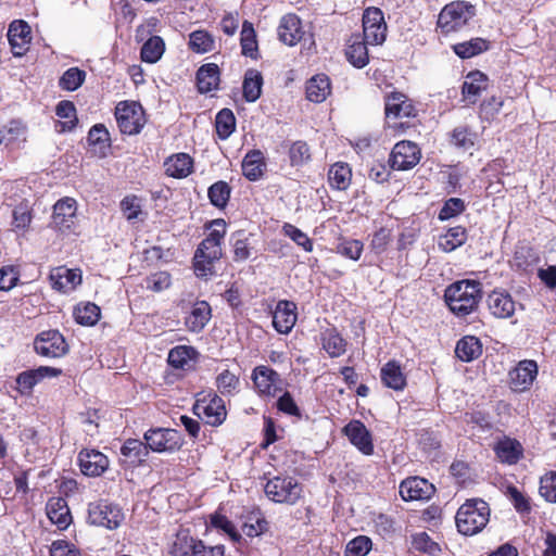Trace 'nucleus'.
Segmentation results:
<instances>
[{
	"label": "nucleus",
	"mask_w": 556,
	"mask_h": 556,
	"mask_svg": "<svg viewBox=\"0 0 556 556\" xmlns=\"http://www.w3.org/2000/svg\"><path fill=\"white\" fill-rule=\"evenodd\" d=\"M211 232L202 240L194 253V271L198 277L213 275V264L223 256L222 242L226 235V223L224 219H214L211 225Z\"/></svg>",
	"instance_id": "nucleus-1"
},
{
	"label": "nucleus",
	"mask_w": 556,
	"mask_h": 556,
	"mask_svg": "<svg viewBox=\"0 0 556 556\" xmlns=\"http://www.w3.org/2000/svg\"><path fill=\"white\" fill-rule=\"evenodd\" d=\"M482 298L481 283L476 280H459L450 285L444 292L448 308L457 316L472 313Z\"/></svg>",
	"instance_id": "nucleus-2"
},
{
	"label": "nucleus",
	"mask_w": 556,
	"mask_h": 556,
	"mask_svg": "<svg viewBox=\"0 0 556 556\" xmlns=\"http://www.w3.org/2000/svg\"><path fill=\"white\" fill-rule=\"evenodd\" d=\"M490 519L489 504L481 498L467 500L455 516L456 527L464 535H475L481 532Z\"/></svg>",
	"instance_id": "nucleus-3"
},
{
	"label": "nucleus",
	"mask_w": 556,
	"mask_h": 556,
	"mask_svg": "<svg viewBox=\"0 0 556 556\" xmlns=\"http://www.w3.org/2000/svg\"><path fill=\"white\" fill-rule=\"evenodd\" d=\"M475 7L466 1H453L439 14L438 27L445 35L463 29L475 16Z\"/></svg>",
	"instance_id": "nucleus-4"
},
{
	"label": "nucleus",
	"mask_w": 556,
	"mask_h": 556,
	"mask_svg": "<svg viewBox=\"0 0 556 556\" xmlns=\"http://www.w3.org/2000/svg\"><path fill=\"white\" fill-rule=\"evenodd\" d=\"M264 491L267 497L275 503L293 505L301 497L302 488L294 478L277 476L267 481Z\"/></svg>",
	"instance_id": "nucleus-5"
},
{
	"label": "nucleus",
	"mask_w": 556,
	"mask_h": 556,
	"mask_svg": "<svg viewBox=\"0 0 556 556\" xmlns=\"http://www.w3.org/2000/svg\"><path fill=\"white\" fill-rule=\"evenodd\" d=\"M117 126L122 134L137 135L146 124L144 111L137 102H119L115 109Z\"/></svg>",
	"instance_id": "nucleus-6"
},
{
	"label": "nucleus",
	"mask_w": 556,
	"mask_h": 556,
	"mask_svg": "<svg viewBox=\"0 0 556 556\" xmlns=\"http://www.w3.org/2000/svg\"><path fill=\"white\" fill-rule=\"evenodd\" d=\"M124 518L122 508L108 501L90 503L88 506V520L91 525L114 530L121 526Z\"/></svg>",
	"instance_id": "nucleus-7"
},
{
	"label": "nucleus",
	"mask_w": 556,
	"mask_h": 556,
	"mask_svg": "<svg viewBox=\"0 0 556 556\" xmlns=\"http://www.w3.org/2000/svg\"><path fill=\"white\" fill-rule=\"evenodd\" d=\"M364 40L369 45H381L386 40L387 24L383 13L378 8H368L363 14Z\"/></svg>",
	"instance_id": "nucleus-8"
},
{
	"label": "nucleus",
	"mask_w": 556,
	"mask_h": 556,
	"mask_svg": "<svg viewBox=\"0 0 556 556\" xmlns=\"http://www.w3.org/2000/svg\"><path fill=\"white\" fill-rule=\"evenodd\" d=\"M147 446L153 452H174L181 444V435L175 429L157 428L151 429L144 433Z\"/></svg>",
	"instance_id": "nucleus-9"
},
{
	"label": "nucleus",
	"mask_w": 556,
	"mask_h": 556,
	"mask_svg": "<svg viewBox=\"0 0 556 556\" xmlns=\"http://www.w3.org/2000/svg\"><path fill=\"white\" fill-rule=\"evenodd\" d=\"M35 351L45 357H61L68 352V345L58 330H47L39 333L34 342Z\"/></svg>",
	"instance_id": "nucleus-10"
},
{
	"label": "nucleus",
	"mask_w": 556,
	"mask_h": 556,
	"mask_svg": "<svg viewBox=\"0 0 556 556\" xmlns=\"http://www.w3.org/2000/svg\"><path fill=\"white\" fill-rule=\"evenodd\" d=\"M420 160V150L412 141L397 142L391 153L390 164L393 169L406 170L413 168Z\"/></svg>",
	"instance_id": "nucleus-11"
},
{
	"label": "nucleus",
	"mask_w": 556,
	"mask_h": 556,
	"mask_svg": "<svg viewBox=\"0 0 556 556\" xmlns=\"http://www.w3.org/2000/svg\"><path fill=\"white\" fill-rule=\"evenodd\" d=\"M195 415L211 426L223 424L226 418V408L223 399L216 394L208 401L199 400L193 406Z\"/></svg>",
	"instance_id": "nucleus-12"
},
{
	"label": "nucleus",
	"mask_w": 556,
	"mask_h": 556,
	"mask_svg": "<svg viewBox=\"0 0 556 556\" xmlns=\"http://www.w3.org/2000/svg\"><path fill=\"white\" fill-rule=\"evenodd\" d=\"M252 379L261 395L275 396L281 390L280 375L267 366H257L253 370Z\"/></svg>",
	"instance_id": "nucleus-13"
},
{
	"label": "nucleus",
	"mask_w": 556,
	"mask_h": 556,
	"mask_svg": "<svg viewBox=\"0 0 556 556\" xmlns=\"http://www.w3.org/2000/svg\"><path fill=\"white\" fill-rule=\"evenodd\" d=\"M80 471L88 477L101 476L110 465L106 455L98 450L84 448L78 454Z\"/></svg>",
	"instance_id": "nucleus-14"
},
{
	"label": "nucleus",
	"mask_w": 556,
	"mask_h": 556,
	"mask_svg": "<svg viewBox=\"0 0 556 556\" xmlns=\"http://www.w3.org/2000/svg\"><path fill=\"white\" fill-rule=\"evenodd\" d=\"M77 202L75 199L65 197L60 199L53 206L52 224L60 231L70 230L76 219Z\"/></svg>",
	"instance_id": "nucleus-15"
},
{
	"label": "nucleus",
	"mask_w": 556,
	"mask_h": 556,
	"mask_svg": "<svg viewBox=\"0 0 556 556\" xmlns=\"http://www.w3.org/2000/svg\"><path fill=\"white\" fill-rule=\"evenodd\" d=\"M62 372L61 369L40 366L36 369L25 370L17 375L16 383L17 391L22 395H29L36 384H38L46 377H58Z\"/></svg>",
	"instance_id": "nucleus-16"
},
{
	"label": "nucleus",
	"mask_w": 556,
	"mask_h": 556,
	"mask_svg": "<svg viewBox=\"0 0 556 556\" xmlns=\"http://www.w3.org/2000/svg\"><path fill=\"white\" fill-rule=\"evenodd\" d=\"M343 432L350 442L364 455H371L374 453L371 433L362 421L351 420L343 428Z\"/></svg>",
	"instance_id": "nucleus-17"
},
{
	"label": "nucleus",
	"mask_w": 556,
	"mask_h": 556,
	"mask_svg": "<svg viewBox=\"0 0 556 556\" xmlns=\"http://www.w3.org/2000/svg\"><path fill=\"white\" fill-rule=\"evenodd\" d=\"M8 39L13 54L16 56L23 55L31 40L30 26L22 20L13 21L9 25Z\"/></svg>",
	"instance_id": "nucleus-18"
},
{
	"label": "nucleus",
	"mask_w": 556,
	"mask_h": 556,
	"mask_svg": "<svg viewBox=\"0 0 556 556\" xmlns=\"http://www.w3.org/2000/svg\"><path fill=\"white\" fill-rule=\"evenodd\" d=\"M296 323V305L287 300L279 301L273 313V326L279 332L289 333Z\"/></svg>",
	"instance_id": "nucleus-19"
},
{
	"label": "nucleus",
	"mask_w": 556,
	"mask_h": 556,
	"mask_svg": "<svg viewBox=\"0 0 556 556\" xmlns=\"http://www.w3.org/2000/svg\"><path fill=\"white\" fill-rule=\"evenodd\" d=\"M432 492V484L419 477L408 478L400 484V495L404 501L428 500Z\"/></svg>",
	"instance_id": "nucleus-20"
},
{
	"label": "nucleus",
	"mask_w": 556,
	"mask_h": 556,
	"mask_svg": "<svg viewBox=\"0 0 556 556\" xmlns=\"http://www.w3.org/2000/svg\"><path fill=\"white\" fill-rule=\"evenodd\" d=\"M490 313L496 318H509L516 311V302L505 291H493L486 299Z\"/></svg>",
	"instance_id": "nucleus-21"
},
{
	"label": "nucleus",
	"mask_w": 556,
	"mask_h": 556,
	"mask_svg": "<svg viewBox=\"0 0 556 556\" xmlns=\"http://www.w3.org/2000/svg\"><path fill=\"white\" fill-rule=\"evenodd\" d=\"M27 139V127L20 119H12L0 128V144L5 148H20Z\"/></svg>",
	"instance_id": "nucleus-22"
},
{
	"label": "nucleus",
	"mask_w": 556,
	"mask_h": 556,
	"mask_svg": "<svg viewBox=\"0 0 556 556\" xmlns=\"http://www.w3.org/2000/svg\"><path fill=\"white\" fill-rule=\"evenodd\" d=\"M384 111L388 121L415 115L414 105L407 97L401 92H393L387 97Z\"/></svg>",
	"instance_id": "nucleus-23"
},
{
	"label": "nucleus",
	"mask_w": 556,
	"mask_h": 556,
	"mask_svg": "<svg viewBox=\"0 0 556 556\" xmlns=\"http://www.w3.org/2000/svg\"><path fill=\"white\" fill-rule=\"evenodd\" d=\"M538 374V365L534 361H522L510 371V382L514 390L525 391L529 389Z\"/></svg>",
	"instance_id": "nucleus-24"
},
{
	"label": "nucleus",
	"mask_w": 556,
	"mask_h": 556,
	"mask_svg": "<svg viewBox=\"0 0 556 556\" xmlns=\"http://www.w3.org/2000/svg\"><path fill=\"white\" fill-rule=\"evenodd\" d=\"M303 35L301 21L295 14L282 16L278 26L280 41L288 46H294L302 39Z\"/></svg>",
	"instance_id": "nucleus-25"
},
{
	"label": "nucleus",
	"mask_w": 556,
	"mask_h": 556,
	"mask_svg": "<svg viewBox=\"0 0 556 556\" xmlns=\"http://www.w3.org/2000/svg\"><path fill=\"white\" fill-rule=\"evenodd\" d=\"M50 279L55 290L68 293L81 283V273L79 269L59 267L51 273Z\"/></svg>",
	"instance_id": "nucleus-26"
},
{
	"label": "nucleus",
	"mask_w": 556,
	"mask_h": 556,
	"mask_svg": "<svg viewBox=\"0 0 556 556\" xmlns=\"http://www.w3.org/2000/svg\"><path fill=\"white\" fill-rule=\"evenodd\" d=\"M212 316V309L206 301H197L192 304L185 325L189 331L200 332L207 325Z\"/></svg>",
	"instance_id": "nucleus-27"
},
{
	"label": "nucleus",
	"mask_w": 556,
	"mask_h": 556,
	"mask_svg": "<svg viewBox=\"0 0 556 556\" xmlns=\"http://www.w3.org/2000/svg\"><path fill=\"white\" fill-rule=\"evenodd\" d=\"M244 177L251 181L258 180L266 169L264 155L260 150L249 151L241 164Z\"/></svg>",
	"instance_id": "nucleus-28"
},
{
	"label": "nucleus",
	"mask_w": 556,
	"mask_h": 556,
	"mask_svg": "<svg viewBox=\"0 0 556 556\" xmlns=\"http://www.w3.org/2000/svg\"><path fill=\"white\" fill-rule=\"evenodd\" d=\"M165 172L174 178H185L192 172L193 160L187 153H178L169 156L165 163Z\"/></svg>",
	"instance_id": "nucleus-29"
},
{
	"label": "nucleus",
	"mask_w": 556,
	"mask_h": 556,
	"mask_svg": "<svg viewBox=\"0 0 556 556\" xmlns=\"http://www.w3.org/2000/svg\"><path fill=\"white\" fill-rule=\"evenodd\" d=\"M486 86L488 77L485 74L479 71L471 72L466 76V80L462 87V92L470 103H476L480 93L486 89Z\"/></svg>",
	"instance_id": "nucleus-30"
},
{
	"label": "nucleus",
	"mask_w": 556,
	"mask_h": 556,
	"mask_svg": "<svg viewBox=\"0 0 556 556\" xmlns=\"http://www.w3.org/2000/svg\"><path fill=\"white\" fill-rule=\"evenodd\" d=\"M47 516L52 523L59 527V529H66L72 520L67 504L61 497L51 498L48 502Z\"/></svg>",
	"instance_id": "nucleus-31"
},
{
	"label": "nucleus",
	"mask_w": 556,
	"mask_h": 556,
	"mask_svg": "<svg viewBox=\"0 0 556 556\" xmlns=\"http://www.w3.org/2000/svg\"><path fill=\"white\" fill-rule=\"evenodd\" d=\"M349 46L345 50L346 59L355 67L362 68L368 63V51L366 40L359 35H353L349 41Z\"/></svg>",
	"instance_id": "nucleus-32"
},
{
	"label": "nucleus",
	"mask_w": 556,
	"mask_h": 556,
	"mask_svg": "<svg viewBox=\"0 0 556 556\" xmlns=\"http://www.w3.org/2000/svg\"><path fill=\"white\" fill-rule=\"evenodd\" d=\"M455 354L462 362H472L482 354V344L475 336H465L458 340Z\"/></svg>",
	"instance_id": "nucleus-33"
},
{
	"label": "nucleus",
	"mask_w": 556,
	"mask_h": 556,
	"mask_svg": "<svg viewBox=\"0 0 556 556\" xmlns=\"http://www.w3.org/2000/svg\"><path fill=\"white\" fill-rule=\"evenodd\" d=\"M219 70L214 63L202 65L197 72V85L201 93H207L217 88Z\"/></svg>",
	"instance_id": "nucleus-34"
},
{
	"label": "nucleus",
	"mask_w": 556,
	"mask_h": 556,
	"mask_svg": "<svg viewBox=\"0 0 556 556\" xmlns=\"http://www.w3.org/2000/svg\"><path fill=\"white\" fill-rule=\"evenodd\" d=\"M382 383L395 391L403 390L406 386V377L404 376L401 366L394 362H388L380 371Z\"/></svg>",
	"instance_id": "nucleus-35"
},
{
	"label": "nucleus",
	"mask_w": 556,
	"mask_h": 556,
	"mask_svg": "<svg viewBox=\"0 0 556 556\" xmlns=\"http://www.w3.org/2000/svg\"><path fill=\"white\" fill-rule=\"evenodd\" d=\"M331 87L328 76L320 74L312 77L306 84V97L309 101L320 103L330 94Z\"/></svg>",
	"instance_id": "nucleus-36"
},
{
	"label": "nucleus",
	"mask_w": 556,
	"mask_h": 556,
	"mask_svg": "<svg viewBox=\"0 0 556 556\" xmlns=\"http://www.w3.org/2000/svg\"><path fill=\"white\" fill-rule=\"evenodd\" d=\"M494 451L501 462L509 465L516 464L522 456L521 444L513 439L500 441L495 445Z\"/></svg>",
	"instance_id": "nucleus-37"
},
{
	"label": "nucleus",
	"mask_w": 556,
	"mask_h": 556,
	"mask_svg": "<svg viewBox=\"0 0 556 556\" xmlns=\"http://www.w3.org/2000/svg\"><path fill=\"white\" fill-rule=\"evenodd\" d=\"M352 170L348 163L338 162L329 168V185L337 190H346L351 185Z\"/></svg>",
	"instance_id": "nucleus-38"
},
{
	"label": "nucleus",
	"mask_w": 556,
	"mask_h": 556,
	"mask_svg": "<svg viewBox=\"0 0 556 556\" xmlns=\"http://www.w3.org/2000/svg\"><path fill=\"white\" fill-rule=\"evenodd\" d=\"M263 76L261 72L250 68L244 74L243 97L248 102H255L262 93Z\"/></svg>",
	"instance_id": "nucleus-39"
},
{
	"label": "nucleus",
	"mask_w": 556,
	"mask_h": 556,
	"mask_svg": "<svg viewBox=\"0 0 556 556\" xmlns=\"http://www.w3.org/2000/svg\"><path fill=\"white\" fill-rule=\"evenodd\" d=\"M466 240V229L462 226H456L450 228L444 235L439 237L438 245L444 252H452L463 245Z\"/></svg>",
	"instance_id": "nucleus-40"
},
{
	"label": "nucleus",
	"mask_w": 556,
	"mask_h": 556,
	"mask_svg": "<svg viewBox=\"0 0 556 556\" xmlns=\"http://www.w3.org/2000/svg\"><path fill=\"white\" fill-rule=\"evenodd\" d=\"M88 142L93 147V153L105 156L110 149V135L102 124L94 125L88 132Z\"/></svg>",
	"instance_id": "nucleus-41"
},
{
	"label": "nucleus",
	"mask_w": 556,
	"mask_h": 556,
	"mask_svg": "<svg viewBox=\"0 0 556 556\" xmlns=\"http://www.w3.org/2000/svg\"><path fill=\"white\" fill-rule=\"evenodd\" d=\"M201 540L189 535L188 531L181 530L176 534L170 553L173 556H192Z\"/></svg>",
	"instance_id": "nucleus-42"
},
{
	"label": "nucleus",
	"mask_w": 556,
	"mask_h": 556,
	"mask_svg": "<svg viewBox=\"0 0 556 556\" xmlns=\"http://www.w3.org/2000/svg\"><path fill=\"white\" fill-rule=\"evenodd\" d=\"M489 49V42L482 38H472L453 46V51L462 59H469Z\"/></svg>",
	"instance_id": "nucleus-43"
},
{
	"label": "nucleus",
	"mask_w": 556,
	"mask_h": 556,
	"mask_svg": "<svg viewBox=\"0 0 556 556\" xmlns=\"http://www.w3.org/2000/svg\"><path fill=\"white\" fill-rule=\"evenodd\" d=\"M55 114L61 119L59 131H71L77 123L76 109L73 102L63 100L59 102L55 109Z\"/></svg>",
	"instance_id": "nucleus-44"
},
{
	"label": "nucleus",
	"mask_w": 556,
	"mask_h": 556,
	"mask_svg": "<svg viewBox=\"0 0 556 556\" xmlns=\"http://www.w3.org/2000/svg\"><path fill=\"white\" fill-rule=\"evenodd\" d=\"M215 127L218 137L226 140L236 129V117L231 110H220L215 118Z\"/></svg>",
	"instance_id": "nucleus-45"
},
{
	"label": "nucleus",
	"mask_w": 556,
	"mask_h": 556,
	"mask_svg": "<svg viewBox=\"0 0 556 556\" xmlns=\"http://www.w3.org/2000/svg\"><path fill=\"white\" fill-rule=\"evenodd\" d=\"M74 318L83 326H93L100 318V308L94 303L79 304L74 308Z\"/></svg>",
	"instance_id": "nucleus-46"
},
{
	"label": "nucleus",
	"mask_w": 556,
	"mask_h": 556,
	"mask_svg": "<svg viewBox=\"0 0 556 556\" xmlns=\"http://www.w3.org/2000/svg\"><path fill=\"white\" fill-rule=\"evenodd\" d=\"M165 43L159 36L151 37L141 48V60L147 63H155L163 55Z\"/></svg>",
	"instance_id": "nucleus-47"
},
{
	"label": "nucleus",
	"mask_w": 556,
	"mask_h": 556,
	"mask_svg": "<svg viewBox=\"0 0 556 556\" xmlns=\"http://www.w3.org/2000/svg\"><path fill=\"white\" fill-rule=\"evenodd\" d=\"M242 54L251 59H257V41L252 24L245 21L241 30Z\"/></svg>",
	"instance_id": "nucleus-48"
},
{
	"label": "nucleus",
	"mask_w": 556,
	"mask_h": 556,
	"mask_svg": "<svg viewBox=\"0 0 556 556\" xmlns=\"http://www.w3.org/2000/svg\"><path fill=\"white\" fill-rule=\"evenodd\" d=\"M189 47L197 53H206L214 49V38L205 30H194L189 35Z\"/></svg>",
	"instance_id": "nucleus-49"
},
{
	"label": "nucleus",
	"mask_w": 556,
	"mask_h": 556,
	"mask_svg": "<svg viewBox=\"0 0 556 556\" xmlns=\"http://www.w3.org/2000/svg\"><path fill=\"white\" fill-rule=\"evenodd\" d=\"M195 350L191 346L179 345L168 353V364L175 368L184 369L193 358Z\"/></svg>",
	"instance_id": "nucleus-50"
},
{
	"label": "nucleus",
	"mask_w": 556,
	"mask_h": 556,
	"mask_svg": "<svg viewBox=\"0 0 556 556\" xmlns=\"http://www.w3.org/2000/svg\"><path fill=\"white\" fill-rule=\"evenodd\" d=\"M476 135L467 126L455 127L450 135V142L456 148L469 150L475 146Z\"/></svg>",
	"instance_id": "nucleus-51"
},
{
	"label": "nucleus",
	"mask_w": 556,
	"mask_h": 556,
	"mask_svg": "<svg viewBox=\"0 0 556 556\" xmlns=\"http://www.w3.org/2000/svg\"><path fill=\"white\" fill-rule=\"evenodd\" d=\"M230 191L229 185L226 181L219 180L208 188L207 195L214 206L222 208L226 206Z\"/></svg>",
	"instance_id": "nucleus-52"
},
{
	"label": "nucleus",
	"mask_w": 556,
	"mask_h": 556,
	"mask_svg": "<svg viewBox=\"0 0 556 556\" xmlns=\"http://www.w3.org/2000/svg\"><path fill=\"white\" fill-rule=\"evenodd\" d=\"M85 78V71H81L78 67H71L63 73L59 85L64 90L74 91L83 85Z\"/></svg>",
	"instance_id": "nucleus-53"
},
{
	"label": "nucleus",
	"mask_w": 556,
	"mask_h": 556,
	"mask_svg": "<svg viewBox=\"0 0 556 556\" xmlns=\"http://www.w3.org/2000/svg\"><path fill=\"white\" fill-rule=\"evenodd\" d=\"M413 546L415 549L431 556H440L441 554L440 545L432 541L426 532H420L413 536Z\"/></svg>",
	"instance_id": "nucleus-54"
},
{
	"label": "nucleus",
	"mask_w": 556,
	"mask_h": 556,
	"mask_svg": "<svg viewBox=\"0 0 556 556\" xmlns=\"http://www.w3.org/2000/svg\"><path fill=\"white\" fill-rule=\"evenodd\" d=\"M283 233L289 237L293 242H295L299 247L303 248L306 252L313 251V241L308 238V236L303 232L301 229L291 224H285L282 227Z\"/></svg>",
	"instance_id": "nucleus-55"
},
{
	"label": "nucleus",
	"mask_w": 556,
	"mask_h": 556,
	"mask_svg": "<svg viewBox=\"0 0 556 556\" xmlns=\"http://www.w3.org/2000/svg\"><path fill=\"white\" fill-rule=\"evenodd\" d=\"M289 157L292 166H301L311 160V151L305 141H295L289 149Z\"/></svg>",
	"instance_id": "nucleus-56"
},
{
	"label": "nucleus",
	"mask_w": 556,
	"mask_h": 556,
	"mask_svg": "<svg viewBox=\"0 0 556 556\" xmlns=\"http://www.w3.org/2000/svg\"><path fill=\"white\" fill-rule=\"evenodd\" d=\"M371 540L368 536L358 535L346 544L344 556H366L371 549Z\"/></svg>",
	"instance_id": "nucleus-57"
},
{
	"label": "nucleus",
	"mask_w": 556,
	"mask_h": 556,
	"mask_svg": "<svg viewBox=\"0 0 556 556\" xmlns=\"http://www.w3.org/2000/svg\"><path fill=\"white\" fill-rule=\"evenodd\" d=\"M324 349L331 357H338L345 352V341L336 331H329L324 337Z\"/></svg>",
	"instance_id": "nucleus-58"
},
{
	"label": "nucleus",
	"mask_w": 556,
	"mask_h": 556,
	"mask_svg": "<svg viewBox=\"0 0 556 556\" xmlns=\"http://www.w3.org/2000/svg\"><path fill=\"white\" fill-rule=\"evenodd\" d=\"M216 386L223 395H230L237 390L239 386L238 377L229 370L222 371L216 378Z\"/></svg>",
	"instance_id": "nucleus-59"
},
{
	"label": "nucleus",
	"mask_w": 556,
	"mask_h": 556,
	"mask_svg": "<svg viewBox=\"0 0 556 556\" xmlns=\"http://www.w3.org/2000/svg\"><path fill=\"white\" fill-rule=\"evenodd\" d=\"M363 249L364 244L362 241L350 239L343 240L341 243H339L337 247V252L348 258L357 261L362 255Z\"/></svg>",
	"instance_id": "nucleus-60"
},
{
	"label": "nucleus",
	"mask_w": 556,
	"mask_h": 556,
	"mask_svg": "<svg viewBox=\"0 0 556 556\" xmlns=\"http://www.w3.org/2000/svg\"><path fill=\"white\" fill-rule=\"evenodd\" d=\"M146 287L147 289L161 292L170 287L172 280L170 275L166 271H157L155 274L150 275L146 278Z\"/></svg>",
	"instance_id": "nucleus-61"
},
{
	"label": "nucleus",
	"mask_w": 556,
	"mask_h": 556,
	"mask_svg": "<svg viewBox=\"0 0 556 556\" xmlns=\"http://www.w3.org/2000/svg\"><path fill=\"white\" fill-rule=\"evenodd\" d=\"M121 210L128 220L139 217L141 211V200L137 195H127L121 202Z\"/></svg>",
	"instance_id": "nucleus-62"
},
{
	"label": "nucleus",
	"mask_w": 556,
	"mask_h": 556,
	"mask_svg": "<svg viewBox=\"0 0 556 556\" xmlns=\"http://www.w3.org/2000/svg\"><path fill=\"white\" fill-rule=\"evenodd\" d=\"M539 491L547 502L556 503V472L547 473L541 478Z\"/></svg>",
	"instance_id": "nucleus-63"
},
{
	"label": "nucleus",
	"mask_w": 556,
	"mask_h": 556,
	"mask_svg": "<svg viewBox=\"0 0 556 556\" xmlns=\"http://www.w3.org/2000/svg\"><path fill=\"white\" fill-rule=\"evenodd\" d=\"M147 445L136 439L127 440L121 448V452L126 457H132L134 460L140 462L142 456L147 455Z\"/></svg>",
	"instance_id": "nucleus-64"
}]
</instances>
